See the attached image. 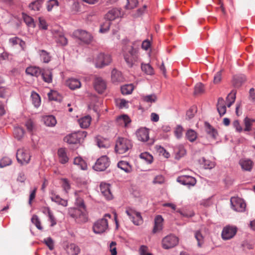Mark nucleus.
Instances as JSON below:
<instances>
[{
    "mask_svg": "<svg viewBox=\"0 0 255 255\" xmlns=\"http://www.w3.org/2000/svg\"><path fill=\"white\" fill-rule=\"evenodd\" d=\"M124 59L129 67H132L136 58L137 48L134 47V43L128 42L123 48Z\"/></svg>",
    "mask_w": 255,
    "mask_h": 255,
    "instance_id": "nucleus-1",
    "label": "nucleus"
},
{
    "mask_svg": "<svg viewBox=\"0 0 255 255\" xmlns=\"http://www.w3.org/2000/svg\"><path fill=\"white\" fill-rule=\"evenodd\" d=\"M132 147L130 140L124 137H119L116 141L115 151L119 154H124L128 151Z\"/></svg>",
    "mask_w": 255,
    "mask_h": 255,
    "instance_id": "nucleus-2",
    "label": "nucleus"
},
{
    "mask_svg": "<svg viewBox=\"0 0 255 255\" xmlns=\"http://www.w3.org/2000/svg\"><path fill=\"white\" fill-rule=\"evenodd\" d=\"M107 218L111 219V215L106 214L104 217L97 220L93 225V230L95 234H102L106 232L108 228V222Z\"/></svg>",
    "mask_w": 255,
    "mask_h": 255,
    "instance_id": "nucleus-3",
    "label": "nucleus"
},
{
    "mask_svg": "<svg viewBox=\"0 0 255 255\" xmlns=\"http://www.w3.org/2000/svg\"><path fill=\"white\" fill-rule=\"evenodd\" d=\"M69 215L74 218L77 222L85 223L88 220V217L86 210H81L76 208L69 209Z\"/></svg>",
    "mask_w": 255,
    "mask_h": 255,
    "instance_id": "nucleus-4",
    "label": "nucleus"
},
{
    "mask_svg": "<svg viewBox=\"0 0 255 255\" xmlns=\"http://www.w3.org/2000/svg\"><path fill=\"white\" fill-rule=\"evenodd\" d=\"M86 136L87 132L86 131H78L67 135L64 137V140L69 144H77Z\"/></svg>",
    "mask_w": 255,
    "mask_h": 255,
    "instance_id": "nucleus-5",
    "label": "nucleus"
},
{
    "mask_svg": "<svg viewBox=\"0 0 255 255\" xmlns=\"http://www.w3.org/2000/svg\"><path fill=\"white\" fill-rule=\"evenodd\" d=\"M112 62L111 56L108 54L100 53L95 59L96 67L102 68L110 64Z\"/></svg>",
    "mask_w": 255,
    "mask_h": 255,
    "instance_id": "nucleus-6",
    "label": "nucleus"
},
{
    "mask_svg": "<svg viewBox=\"0 0 255 255\" xmlns=\"http://www.w3.org/2000/svg\"><path fill=\"white\" fill-rule=\"evenodd\" d=\"M31 156L28 150L24 148H20L16 153L17 161L22 165L26 164L29 162Z\"/></svg>",
    "mask_w": 255,
    "mask_h": 255,
    "instance_id": "nucleus-7",
    "label": "nucleus"
},
{
    "mask_svg": "<svg viewBox=\"0 0 255 255\" xmlns=\"http://www.w3.org/2000/svg\"><path fill=\"white\" fill-rule=\"evenodd\" d=\"M93 84L95 90L99 93H103L107 88V83L103 78L95 76Z\"/></svg>",
    "mask_w": 255,
    "mask_h": 255,
    "instance_id": "nucleus-8",
    "label": "nucleus"
},
{
    "mask_svg": "<svg viewBox=\"0 0 255 255\" xmlns=\"http://www.w3.org/2000/svg\"><path fill=\"white\" fill-rule=\"evenodd\" d=\"M73 34L76 38L86 44H89L93 40L92 35L85 30H77L74 32Z\"/></svg>",
    "mask_w": 255,
    "mask_h": 255,
    "instance_id": "nucleus-9",
    "label": "nucleus"
},
{
    "mask_svg": "<svg viewBox=\"0 0 255 255\" xmlns=\"http://www.w3.org/2000/svg\"><path fill=\"white\" fill-rule=\"evenodd\" d=\"M178 238L176 236L170 235L162 239V245L164 249H168L176 246L178 244Z\"/></svg>",
    "mask_w": 255,
    "mask_h": 255,
    "instance_id": "nucleus-10",
    "label": "nucleus"
},
{
    "mask_svg": "<svg viewBox=\"0 0 255 255\" xmlns=\"http://www.w3.org/2000/svg\"><path fill=\"white\" fill-rule=\"evenodd\" d=\"M110 165V161L107 156H102L97 159L93 168L96 171H104Z\"/></svg>",
    "mask_w": 255,
    "mask_h": 255,
    "instance_id": "nucleus-11",
    "label": "nucleus"
},
{
    "mask_svg": "<svg viewBox=\"0 0 255 255\" xmlns=\"http://www.w3.org/2000/svg\"><path fill=\"white\" fill-rule=\"evenodd\" d=\"M237 232V228L235 226H227L225 227L222 232V238L224 240H228L233 238Z\"/></svg>",
    "mask_w": 255,
    "mask_h": 255,
    "instance_id": "nucleus-12",
    "label": "nucleus"
},
{
    "mask_svg": "<svg viewBox=\"0 0 255 255\" xmlns=\"http://www.w3.org/2000/svg\"><path fill=\"white\" fill-rule=\"evenodd\" d=\"M232 209L237 212H243L246 208L244 201L238 197H232L230 200Z\"/></svg>",
    "mask_w": 255,
    "mask_h": 255,
    "instance_id": "nucleus-13",
    "label": "nucleus"
},
{
    "mask_svg": "<svg viewBox=\"0 0 255 255\" xmlns=\"http://www.w3.org/2000/svg\"><path fill=\"white\" fill-rule=\"evenodd\" d=\"M126 213L129 217L133 223L135 225H140L142 222V219L139 212L129 209L126 210Z\"/></svg>",
    "mask_w": 255,
    "mask_h": 255,
    "instance_id": "nucleus-14",
    "label": "nucleus"
},
{
    "mask_svg": "<svg viewBox=\"0 0 255 255\" xmlns=\"http://www.w3.org/2000/svg\"><path fill=\"white\" fill-rule=\"evenodd\" d=\"M177 181L180 183L188 186H194L196 183L195 178L191 176L182 175L177 178Z\"/></svg>",
    "mask_w": 255,
    "mask_h": 255,
    "instance_id": "nucleus-15",
    "label": "nucleus"
},
{
    "mask_svg": "<svg viewBox=\"0 0 255 255\" xmlns=\"http://www.w3.org/2000/svg\"><path fill=\"white\" fill-rule=\"evenodd\" d=\"M122 12L120 9L114 8L110 10L105 15V18L109 21H112L121 17Z\"/></svg>",
    "mask_w": 255,
    "mask_h": 255,
    "instance_id": "nucleus-16",
    "label": "nucleus"
},
{
    "mask_svg": "<svg viewBox=\"0 0 255 255\" xmlns=\"http://www.w3.org/2000/svg\"><path fill=\"white\" fill-rule=\"evenodd\" d=\"M136 136L139 140L145 142L149 139V131L146 128H140L136 131Z\"/></svg>",
    "mask_w": 255,
    "mask_h": 255,
    "instance_id": "nucleus-17",
    "label": "nucleus"
},
{
    "mask_svg": "<svg viewBox=\"0 0 255 255\" xmlns=\"http://www.w3.org/2000/svg\"><path fill=\"white\" fill-rule=\"evenodd\" d=\"M239 164L241 166L243 170L246 171H251L254 166L253 161L248 158H242L240 160Z\"/></svg>",
    "mask_w": 255,
    "mask_h": 255,
    "instance_id": "nucleus-18",
    "label": "nucleus"
},
{
    "mask_svg": "<svg viewBox=\"0 0 255 255\" xmlns=\"http://www.w3.org/2000/svg\"><path fill=\"white\" fill-rule=\"evenodd\" d=\"M57 156L59 162L61 164H65L69 161L67 150L65 148H60L57 151Z\"/></svg>",
    "mask_w": 255,
    "mask_h": 255,
    "instance_id": "nucleus-19",
    "label": "nucleus"
},
{
    "mask_svg": "<svg viewBox=\"0 0 255 255\" xmlns=\"http://www.w3.org/2000/svg\"><path fill=\"white\" fill-rule=\"evenodd\" d=\"M163 219L160 215L156 216L154 219V226L153 229V233H156L162 230L163 228Z\"/></svg>",
    "mask_w": 255,
    "mask_h": 255,
    "instance_id": "nucleus-20",
    "label": "nucleus"
},
{
    "mask_svg": "<svg viewBox=\"0 0 255 255\" xmlns=\"http://www.w3.org/2000/svg\"><path fill=\"white\" fill-rule=\"evenodd\" d=\"M246 81V77L244 75H236L234 77L232 84L234 87L239 88Z\"/></svg>",
    "mask_w": 255,
    "mask_h": 255,
    "instance_id": "nucleus-21",
    "label": "nucleus"
},
{
    "mask_svg": "<svg viewBox=\"0 0 255 255\" xmlns=\"http://www.w3.org/2000/svg\"><path fill=\"white\" fill-rule=\"evenodd\" d=\"M100 190L102 194L108 199L112 198V195L110 190L109 185L102 183L100 184Z\"/></svg>",
    "mask_w": 255,
    "mask_h": 255,
    "instance_id": "nucleus-22",
    "label": "nucleus"
},
{
    "mask_svg": "<svg viewBox=\"0 0 255 255\" xmlns=\"http://www.w3.org/2000/svg\"><path fill=\"white\" fill-rule=\"evenodd\" d=\"M217 109L221 117L224 116L226 113V107L224 99L220 97L218 99L217 104Z\"/></svg>",
    "mask_w": 255,
    "mask_h": 255,
    "instance_id": "nucleus-23",
    "label": "nucleus"
},
{
    "mask_svg": "<svg viewBox=\"0 0 255 255\" xmlns=\"http://www.w3.org/2000/svg\"><path fill=\"white\" fill-rule=\"evenodd\" d=\"M130 122L129 118L126 115H122L116 119L117 124L122 127H127Z\"/></svg>",
    "mask_w": 255,
    "mask_h": 255,
    "instance_id": "nucleus-24",
    "label": "nucleus"
},
{
    "mask_svg": "<svg viewBox=\"0 0 255 255\" xmlns=\"http://www.w3.org/2000/svg\"><path fill=\"white\" fill-rule=\"evenodd\" d=\"M50 198L51 200L57 204L62 205L64 207L67 206V201L61 198L58 195L54 192L51 193Z\"/></svg>",
    "mask_w": 255,
    "mask_h": 255,
    "instance_id": "nucleus-25",
    "label": "nucleus"
},
{
    "mask_svg": "<svg viewBox=\"0 0 255 255\" xmlns=\"http://www.w3.org/2000/svg\"><path fill=\"white\" fill-rule=\"evenodd\" d=\"M66 85L71 90H75L80 88L81 84L80 81L75 78H70L66 81Z\"/></svg>",
    "mask_w": 255,
    "mask_h": 255,
    "instance_id": "nucleus-26",
    "label": "nucleus"
},
{
    "mask_svg": "<svg viewBox=\"0 0 255 255\" xmlns=\"http://www.w3.org/2000/svg\"><path fill=\"white\" fill-rule=\"evenodd\" d=\"M73 164L77 166L81 170H85L88 168L86 162L81 157H76L74 158Z\"/></svg>",
    "mask_w": 255,
    "mask_h": 255,
    "instance_id": "nucleus-27",
    "label": "nucleus"
},
{
    "mask_svg": "<svg viewBox=\"0 0 255 255\" xmlns=\"http://www.w3.org/2000/svg\"><path fill=\"white\" fill-rule=\"evenodd\" d=\"M91 122V118L89 116H86L78 120V123L81 128H86L90 126Z\"/></svg>",
    "mask_w": 255,
    "mask_h": 255,
    "instance_id": "nucleus-28",
    "label": "nucleus"
},
{
    "mask_svg": "<svg viewBox=\"0 0 255 255\" xmlns=\"http://www.w3.org/2000/svg\"><path fill=\"white\" fill-rule=\"evenodd\" d=\"M174 152L175 158L179 159L186 154V151L182 145H179L175 147Z\"/></svg>",
    "mask_w": 255,
    "mask_h": 255,
    "instance_id": "nucleus-29",
    "label": "nucleus"
},
{
    "mask_svg": "<svg viewBox=\"0 0 255 255\" xmlns=\"http://www.w3.org/2000/svg\"><path fill=\"white\" fill-rule=\"evenodd\" d=\"M44 0H35L29 3V8L32 10L39 11Z\"/></svg>",
    "mask_w": 255,
    "mask_h": 255,
    "instance_id": "nucleus-30",
    "label": "nucleus"
},
{
    "mask_svg": "<svg viewBox=\"0 0 255 255\" xmlns=\"http://www.w3.org/2000/svg\"><path fill=\"white\" fill-rule=\"evenodd\" d=\"M25 72L27 75L30 76L38 77L41 73V70L36 67H29L25 70Z\"/></svg>",
    "mask_w": 255,
    "mask_h": 255,
    "instance_id": "nucleus-31",
    "label": "nucleus"
},
{
    "mask_svg": "<svg viewBox=\"0 0 255 255\" xmlns=\"http://www.w3.org/2000/svg\"><path fill=\"white\" fill-rule=\"evenodd\" d=\"M205 127L207 134L213 138H216L218 134L217 130L207 123H205Z\"/></svg>",
    "mask_w": 255,
    "mask_h": 255,
    "instance_id": "nucleus-32",
    "label": "nucleus"
},
{
    "mask_svg": "<svg viewBox=\"0 0 255 255\" xmlns=\"http://www.w3.org/2000/svg\"><path fill=\"white\" fill-rule=\"evenodd\" d=\"M45 125L48 127L54 126L57 122L55 118L53 116H47L43 118Z\"/></svg>",
    "mask_w": 255,
    "mask_h": 255,
    "instance_id": "nucleus-33",
    "label": "nucleus"
},
{
    "mask_svg": "<svg viewBox=\"0 0 255 255\" xmlns=\"http://www.w3.org/2000/svg\"><path fill=\"white\" fill-rule=\"evenodd\" d=\"M111 78L113 82H121L123 80L122 74L116 69H113L111 73Z\"/></svg>",
    "mask_w": 255,
    "mask_h": 255,
    "instance_id": "nucleus-34",
    "label": "nucleus"
},
{
    "mask_svg": "<svg viewBox=\"0 0 255 255\" xmlns=\"http://www.w3.org/2000/svg\"><path fill=\"white\" fill-rule=\"evenodd\" d=\"M79 248L74 244H71L67 247V252L72 255H78L80 253Z\"/></svg>",
    "mask_w": 255,
    "mask_h": 255,
    "instance_id": "nucleus-35",
    "label": "nucleus"
},
{
    "mask_svg": "<svg viewBox=\"0 0 255 255\" xmlns=\"http://www.w3.org/2000/svg\"><path fill=\"white\" fill-rule=\"evenodd\" d=\"M118 166L127 173H129L131 171V167L127 161H121L119 162Z\"/></svg>",
    "mask_w": 255,
    "mask_h": 255,
    "instance_id": "nucleus-36",
    "label": "nucleus"
},
{
    "mask_svg": "<svg viewBox=\"0 0 255 255\" xmlns=\"http://www.w3.org/2000/svg\"><path fill=\"white\" fill-rule=\"evenodd\" d=\"M24 134V129L20 127H15L14 129L13 134L14 137L17 140L21 139Z\"/></svg>",
    "mask_w": 255,
    "mask_h": 255,
    "instance_id": "nucleus-37",
    "label": "nucleus"
},
{
    "mask_svg": "<svg viewBox=\"0 0 255 255\" xmlns=\"http://www.w3.org/2000/svg\"><path fill=\"white\" fill-rule=\"evenodd\" d=\"M39 54L40 56L41 59L44 63H48L51 60V56L49 53L44 50H39Z\"/></svg>",
    "mask_w": 255,
    "mask_h": 255,
    "instance_id": "nucleus-38",
    "label": "nucleus"
},
{
    "mask_svg": "<svg viewBox=\"0 0 255 255\" xmlns=\"http://www.w3.org/2000/svg\"><path fill=\"white\" fill-rule=\"evenodd\" d=\"M31 97L33 105L35 107H38L40 106L41 103V100L39 95L36 93L32 92L31 95Z\"/></svg>",
    "mask_w": 255,
    "mask_h": 255,
    "instance_id": "nucleus-39",
    "label": "nucleus"
},
{
    "mask_svg": "<svg viewBox=\"0 0 255 255\" xmlns=\"http://www.w3.org/2000/svg\"><path fill=\"white\" fill-rule=\"evenodd\" d=\"M186 137L190 141L193 142L197 138V133L193 129H189L186 132Z\"/></svg>",
    "mask_w": 255,
    "mask_h": 255,
    "instance_id": "nucleus-40",
    "label": "nucleus"
},
{
    "mask_svg": "<svg viewBox=\"0 0 255 255\" xmlns=\"http://www.w3.org/2000/svg\"><path fill=\"white\" fill-rule=\"evenodd\" d=\"M46 8L48 11H51L54 7L58 6L59 3L57 0H49L46 3Z\"/></svg>",
    "mask_w": 255,
    "mask_h": 255,
    "instance_id": "nucleus-41",
    "label": "nucleus"
},
{
    "mask_svg": "<svg viewBox=\"0 0 255 255\" xmlns=\"http://www.w3.org/2000/svg\"><path fill=\"white\" fill-rule=\"evenodd\" d=\"M133 90L132 84H128L121 87V92L123 95H128L131 93Z\"/></svg>",
    "mask_w": 255,
    "mask_h": 255,
    "instance_id": "nucleus-42",
    "label": "nucleus"
},
{
    "mask_svg": "<svg viewBox=\"0 0 255 255\" xmlns=\"http://www.w3.org/2000/svg\"><path fill=\"white\" fill-rule=\"evenodd\" d=\"M141 68L143 72L148 75H152L153 74V69L149 64H142Z\"/></svg>",
    "mask_w": 255,
    "mask_h": 255,
    "instance_id": "nucleus-43",
    "label": "nucleus"
},
{
    "mask_svg": "<svg viewBox=\"0 0 255 255\" xmlns=\"http://www.w3.org/2000/svg\"><path fill=\"white\" fill-rule=\"evenodd\" d=\"M200 162L201 163L204 165V167L205 169H212L215 166V164L214 162L206 160L204 157L201 159Z\"/></svg>",
    "mask_w": 255,
    "mask_h": 255,
    "instance_id": "nucleus-44",
    "label": "nucleus"
},
{
    "mask_svg": "<svg viewBox=\"0 0 255 255\" xmlns=\"http://www.w3.org/2000/svg\"><path fill=\"white\" fill-rule=\"evenodd\" d=\"M244 123L245 125L244 130L246 131H250L252 130V127L253 124H252L251 119L248 117H246L244 120Z\"/></svg>",
    "mask_w": 255,
    "mask_h": 255,
    "instance_id": "nucleus-45",
    "label": "nucleus"
},
{
    "mask_svg": "<svg viewBox=\"0 0 255 255\" xmlns=\"http://www.w3.org/2000/svg\"><path fill=\"white\" fill-rule=\"evenodd\" d=\"M204 92V86L201 83L197 84L194 88V94L198 95L203 93Z\"/></svg>",
    "mask_w": 255,
    "mask_h": 255,
    "instance_id": "nucleus-46",
    "label": "nucleus"
},
{
    "mask_svg": "<svg viewBox=\"0 0 255 255\" xmlns=\"http://www.w3.org/2000/svg\"><path fill=\"white\" fill-rule=\"evenodd\" d=\"M111 25V21L108 20H106L102 24H101L100 32L101 33H105L107 32L109 29Z\"/></svg>",
    "mask_w": 255,
    "mask_h": 255,
    "instance_id": "nucleus-47",
    "label": "nucleus"
},
{
    "mask_svg": "<svg viewBox=\"0 0 255 255\" xmlns=\"http://www.w3.org/2000/svg\"><path fill=\"white\" fill-rule=\"evenodd\" d=\"M142 99L145 102L152 103L156 102L157 97L155 94H152L143 96Z\"/></svg>",
    "mask_w": 255,
    "mask_h": 255,
    "instance_id": "nucleus-48",
    "label": "nucleus"
},
{
    "mask_svg": "<svg viewBox=\"0 0 255 255\" xmlns=\"http://www.w3.org/2000/svg\"><path fill=\"white\" fill-rule=\"evenodd\" d=\"M42 76L43 80L48 83L52 82V75L51 72L47 71L45 72L42 74Z\"/></svg>",
    "mask_w": 255,
    "mask_h": 255,
    "instance_id": "nucleus-49",
    "label": "nucleus"
},
{
    "mask_svg": "<svg viewBox=\"0 0 255 255\" xmlns=\"http://www.w3.org/2000/svg\"><path fill=\"white\" fill-rule=\"evenodd\" d=\"M49 99L50 100L58 101L60 100L61 96L55 91H51L48 94Z\"/></svg>",
    "mask_w": 255,
    "mask_h": 255,
    "instance_id": "nucleus-50",
    "label": "nucleus"
},
{
    "mask_svg": "<svg viewBox=\"0 0 255 255\" xmlns=\"http://www.w3.org/2000/svg\"><path fill=\"white\" fill-rule=\"evenodd\" d=\"M195 237L197 241L198 246L201 247L204 243V238L199 231H197L195 233Z\"/></svg>",
    "mask_w": 255,
    "mask_h": 255,
    "instance_id": "nucleus-51",
    "label": "nucleus"
},
{
    "mask_svg": "<svg viewBox=\"0 0 255 255\" xmlns=\"http://www.w3.org/2000/svg\"><path fill=\"white\" fill-rule=\"evenodd\" d=\"M32 223L35 225L36 228L40 230H42V227L41 225L40 221L37 215H33L31 218Z\"/></svg>",
    "mask_w": 255,
    "mask_h": 255,
    "instance_id": "nucleus-52",
    "label": "nucleus"
},
{
    "mask_svg": "<svg viewBox=\"0 0 255 255\" xmlns=\"http://www.w3.org/2000/svg\"><path fill=\"white\" fill-rule=\"evenodd\" d=\"M47 212L48 216L49 217V221L51 222V226L53 227L56 224V220L53 215L52 213L50 211L49 208L46 209Z\"/></svg>",
    "mask_w": 255,
    "mask_h": 255,
    "instance_id": "nucleus-53",
    "label": "nucleus"
},
{
    "mask_svg": "<svg viewBox=\"0 0 255 255\" xmlns=\"http://www.w3.org/2000/svg\"><path fill=\"white\" fill-rule=\"evenodd\" d=\"M237 94V90H233L226 97V101L232 102V103H234L236 100V96Z\"/></svg>",
    "mask_w": 255,
    "mask_h": 255,
    "instance_id": "nucleus-54",
    "label": "nucleus"
},
{
    "mask_svg": "<svg viewBox=\"0 0 255 255\" xmlns=\"http://www.w3.org/2000/svg\"><path fill=\"white\" fill-rule=\"evenodd\" d=\"M140 157L144 159L148 163H151L152 160V156L147 152L142 153L140 154Z\"/></svg>",
    "mask_w": 255,
    "mask_h": 255,
    "instance_id": "nucleus-55",
    "label": "nucleus"
},
{
    "mask_svg": "<svg viewBox=\"0 0 255 255\" xmlns=\"http://www.w3.org/2000/svg\"><path fill=\"white\" fill-rule=\"evenodd\" d=\"M127 4L126 7L128 9H132L136 6L138 1L137 0H127Z\"/></svg>",
    "mask_w": 255,
    "mask_h": 255,
    "instance_id": "nucleus-56",
    "label": "nucleus"
},
{
    "mask_svg": "<svg viewBox=\"0 0 255 255\" xmlns=\"http://www.w3.org/2000/svg\"><path fill=\"white\" fill-rule=\"evenodd\" d=\"M25 127H26L27 130L29 132H32L34 129V124L31 120H28L25 123Z\"/></svg>",
    "mask_w": 255,
    "mask_h": 255,
    "instance_id": "nucleus-57",
    "label": "nucleus"
},
{
    "mask_svg": "<svg viewBox=\"0 0 255 255\" xmlns=\"http://www.w3.org/2000/svg\"><path fill=\"white\" fill-rule=\"evenodd\" d=\"M222 80V70L217 72L214 76L213 82L215 84H218L220 83Z\"/></svg>",
    "mask_w": 255,
    "mask_h": 255,
    "instance_id": "nucleus-58",
    "label": "nucleus"
},
{
    "mask_svg": "<svg viewBox=\"0 0 255 255\" xmlns=\"http://www.w3.org/2000/svg\"><path fill=\"white\" fill-rule=\"evenodd\" d=\"M183 128L181 126H177L175 129L174 134L177 138H180L182 135Z\"/></svg>",
    "mask_w": 255,
    "mask_h": 255,
    "instance_id": "nucleus-59",
    "label": "nucleus"
},
{
    "mask_svg": "<svg viewBox=\"0 0 255 255\" xmlns=\"http://www.w3.org/2000/svg\"><path fill=\"white\" fill-rule=\"evenodd\" d=\"M196 112V110L195 108L190 109L186 113V119L190 120L193 118Z\"/></svg>",
    "mask_w": 255,
    "mask_h": 255,
    "instance_id": "nucleus-60",
    "label": "nucleus"
},
{
    "mask_svg": "<svg viewBox=\"0 0 255 255\" xmlns=\"http://www.w3.org/2000/svg\"><path fill=\"white\" fill-rule=\"evenodd\" d=\"M67 38L63 35H60L57 39V42L61 45H66L67 44Z\"/></svg>",
    "mask_w": 255,
    "mask_h": 255,
    "instance_id": "nucleus-61",
    "label": "nucleus"
},
{
    "mask_svg": "<svg viewBox=\"0 0 255 255\" xmlns=\"http://www.w3.org/2000/svg\"><path fill=\"white\" fill-rule=\"evenodd\" d=\"M76 205L78 207V209L86 210V206L85 205L84 200L82 198H79L77 199Z\"/></svg>",
    "mask_w": 255,
    "mask_h": 255,
    "instance_id": "nucleus-62",
    "label": "nucleus"
},
{
    "mask_svg": "<svg viewBox=\"0 0 255 255\" xmlns=\"http://www.w3.org/2000/svg\"><path fill=\"white\" fill-rule=\"evenodd\" d=\"M23 19L25 22L29 26H32L34 25V20L33 19L27 15H25L23 16Z\"/></svg>",
    "mask_w": 255,
    "mask_h": 255,
    "instance_id": "nucleus-63",
    "label": "nucleus"
},
{
    "mask_svg": "<svg viewBox=\"0 0 255 255\" xmlns=\"http://www.w3.org/2000/svg\"><path fill=\"white\" fill-rule=\"evenodd\" d=\"M11 163L10 160L8 158H3L0 161V167L2 168L8 165Z\"/></svg>",
    "mask_w": 255,
    "mask_h": 255,
    "instance_id": "nucleus-64",
    "label": "nucleus"
}]
</instances>
